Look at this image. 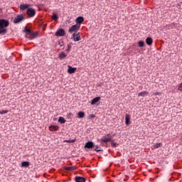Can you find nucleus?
I'll return each mask as SVG.
<instances>
[{"instance_id": "f257e3e1", "label": "nucleus", "mask_w": 182, "mask_h": 182, "mask_svg": "<svg viewBox=\"0 0 182 182\" xmlns=\"http://www.w3.org/2000/svg\"><path fill=\"white\" fill-rule=\"evenodd\" d=\"M9 26V21L5 19H0V35L6 33V28Z\"/></svg>"}, {"instance_id": "f03ea898", "label": "nucleus", "mask_w": 182, "mask_h": 182, "mask_svg": "<svg viewBox=\"0 0 182 182\" xmlns=\"http://www.w3.org/2000/svg\"><path fill=\"white\" fill-rule=\"evenodd\" d=\"M79 29H80V25L75 24L69 28L68 32L69 33H73V32H76V31H79Z\"/></svg>"}, {"instance_id": "7ed1b4c3", "label": "nucleus", "mask_w": 182, "mask_h": 182, "mask_svg": "<svg viewBox=\"0 0 182 182\" xmlns=\"http://www.w3.org/2000/svg\"><path fill=\"white\" fill-rule=\"evenodd\" d=\"M66 33L63 28H60L55 32V36H65Z\"/></svg>"}, {"instance_id": "20e7f679", "label": "nucleus", "mask_w": 182, "mask_h": 182, "mask_svg": "<svg viewBox=\"0 0 182 182\" xmlns=\"http://www.w3.org/2000/svg\"><path fill=\"white\" fill-rule=\"evenodd\" d=\"M27 15H28V16H35V15H36V12L35 11V9L28 8L27 9Z\"/></svg>"}, {"instance_id": "39448f33", "label": "nucleus", "mask_w": 182, "mask_h": 182, "mask_svg": "<svg viewBox=\"0 0 182 182\" xmlns=\"http://www.w3.org/2000/svg\"><path fill=\"white\" fill-rule=\"evenodd\" d=\"M21 21H23V16L22 15H18L17 16L14 20V23H19V22H21Z\"/></svg>"}, {"instance_id": "423d86ee", "label": "nucleus", "mask_w": 182, "mask_h": 182, "mask_svg": "<svg viewBox=\"0 0 182 182\" xmlns=\"http://www.w3.org/2000/svg\"><path fill=\"white\" fill-rule=\"evenodd\" d=\"M84 147L85 149H93V147H95V143H93L92 141H88L85 143Z\"/></svg>"}, {"instance_id": "0eeeda50", "label": "nucleus", "mask_w": 182, "mask_h": 182, "mask_svg": "<svg viewBox=\"0 0 182 182\" xmlns=\"http://www.w3.org/2000/svg\"><path fill=\"white\" fill-rule=\"evenodd\" d=\"M50 132H58L59 130V127L56 125H51L49 127Z\"/></svg>"}, {"instance_id": "6e6552de", "label": "nucleus", "mask_w": 182, "mask_h": 182, "mask_svg": "<svg viewBox=\"0 0 182 182\" xmlns=\"http://www.w3.org/2000/svg\"><path fill=\"white\" fill-rule=\"evenodd\" d=\"M83 21H85V18H83V16H79L75 20L77 25H80Z\"/></svg>"}, {"instance_id": "1a4fd4ad", "label": "nucleus", "mask_w": 182, "mask_h": 182, "mask_svg": "<svg viewBox=\"0 0 182 182\" xmlns=\"http://www.w3.org/2000/svg\"><path fill=\"white\" fill-rule=\"evenodd\" d=\"M73 37L74 38L75 42H79L80 41V35L78 33H73Z\"/></svg>"}, {"instance_id": "9d476101", "label": "nucleus", "mask_w": 182, "mask_h": 182, "mask_svg": "<svg viewBox=\"0 0 182 182\" xmlns=\"http://www.w3.org/2000/svg\"><path fill=\"white\" fill-rule=\"evenodd\" d=\"M125 124L129 126L130 124V114H125Z\"/></svg>"}, {"instance_id": "9b49d317", "label": "nucleus", "mask_w": 182, "mask_h": 182, "mask_svg": "<svg viewBox=\"0 0 182 182\" xmlns=\"http://www.w3.org/2000/svg\"><path fill=\"white\" fill-rule=\"evenodd\" d=\"M38 37V32H32L28 36V39H35V38Z\"/></svg>"}, {"instance_id": "f8f14e48", "label": "nucleus", "mask_w": 182, "mask_h": 182, "mask_svg": "<svg viewBox=\"0 0 182 182\" xmlns=\"http://www.w3.org/2000/svg\"><path fill=\"white\" fill-rule=\"evenodd\" d=\"M100 100V97H95L91 100V105H96V103H97Z\"/></svg>"}, {"instance_id": "ddd939ff", "label": "nucleus", "mask_w": 182, "mask_h": 182, "mask_svg": "<svg viewBox=\"0 0 182 182\" xmlns=\"http://www.w3.org/2000/svg\"><path fill=\"white\" fill-rule=\"evenodd\" d=\"M75 181L76 182H86V179L83 177L76 176Z\"/></svg>"}, {"instance_id": "4468645a", "label": "nucleus", "mask_w": 182, "mask_h": 182, "mask_svg": "<svg viewBox=\"0 0 182 182\" xmlns=\"http://www.w3.org/2000/svg\"><path fill=\"white\" fill-rule=\"evenodd\" d=\"M112 138H107V136H104L102 139H101V141L103 143H109V141H112Z\"/></svg>"}, {"instance_id": "2eb2a0df", "label": "nucleus", "mask_w": 182, "mask_h": 182, "mask_svg": "<svg viewBox=\"0 0 182 182\" xmlns=\"http://www.w3.org/2000/svg\"><path fill=\"white\" fill-rule=\"evenodd\" d=\"M68 72L70 74L75 73V72H76V68H72L70 65H69Z\"/></svg>"}, {"instance_id": "dca6fc26", "label": "nucleus", "mask_w": 182, "mask_h": 182, "mask_svg": "<svg viewBox=\"0 0 182 182\" xmlns=\"http://www.w3.org/2000/svg\"><path fill=\"white\" fill-rule=\"evenodd\" d=\"M77 168L76 166H67L65 168V170H67V171H73Z\"/></svg>"}, {"instance_id": "f3484780", "label": "nucleus", "mask_w": 182, "mask_h": 182, "mask_svg": "<svg viewBox=\"0 0 182 182\" xmlns=\"http://www.w3.org/2000/svg\"><path fill=\"white\" fill-rule=\"evenodd\" d=\"M146 45H149V46L153 45V38L148 37L146 39Z\"/></svg>"}, {"instance_id": "a211bd4d", "label": "nucleus", "mask_w": 182, "mask_h": 182, "mask_svg": "<svg viewBox=\"0 0 182 182\" xmlns=\"http://www.w3.org/2000/svg\"><path fill=\"white\" fill-rule=\"evenodd\" d=\"M28 8H29L28 4H21V6H20V9L21 11H25V9H28Z\"/></svg>"}, {"instance_id": "6ab92c4d", "label": "nucleus", "mask_w": 182, "mask_h": 182, "mask_svg": "<svg viewBox=\"0 0 182 182\" xmlns=\"http://www.w3.org/2000/svg\"><path fill=\"white\" fill-rule=\"evenodd\" d=\"M147 95H149V92L146 91H144V92H141L138 94L139 97H144V96H147Z\"/></svg>"}, {"instance_id": "aec40b11", "label": "nucleus", "mask_w": 182, "mask_h": 182, "mask_svg": "<svg viewBox=\"0 0 182 182\" xmlns=\"http://www.w3.org/2000/svg\"><path fill=\"white\" fill-rule=\"evenodd\" d=\"M85 112H79L78 113H77V117H78V119H83V117H85Z\"/></svg>"}, {"instance_id": "412c9836", "label": "nucleus", "mask_w": 182, "mask_h": 182, "mask_svg": "<svg viewBox=\"0 0 182 182\" xmlns=\"http://www.w3.org/2000/svg\"><path fill=\"white\" fill-rule=\"evenodd\" d=\"M58 122L60 123V124H65V123H66V119L62 117H60L58 119Z\"/></svg>"}, {"instance_id": "4be33fe9", "label": "nucleus", "mask_w": 182, "mask_h": 182, "mask_svg": "<svg viewBox=\"0 0 182 182\" xmlns=\"http://www.w3.org/2000/svg\"><path fill=\"white\" fill-rule=\"evenodd\" d=\"M31 163L29 161H23L21 163L22 167H29Z\"/></svg>"}, {"instance_id": "5701e85b", "label": "nucleus", "mask_w": 182, "mask_h": 182, "mask_svg": "<svg viewBox=\"0 0 182 182\" xmlns=\"http://www.w3.org/2000/svg\"><path fill=\"white\" fill-rule=\"evenodd\" d=\"M66 57V54H65V53H60L58 55L59 59H60L62 60V59H65V58Z\"/></svg>"}, {"instance_id": "b1692460", "label": "nucleus", "mask_w": 182, "mask_h": 182, "mask_svg": "<svg viewBox=\"0 0 182 182\" xmlns=\"http://www.w3.org/2000/svg\"><path fill=\"white\" fill-rule=\"evenodd\" d=\"M138 45H139V48H143V46H144V41H139L138 42Z\"/></svg>"}, {"instance_id": "393cba45", "label": "nucleus", "mask_w": 182, "mask_h": 182, "mask_svg": "<svg viewBox=\"0 0 182 182\" xmlns=\"http://www.w3.org/2000/svg\"><path fill=\"white\" fill-rule=\"evenodd\" d=\"M52 18L53 21H58V19L59 18V17H58V15H56V14H53Z\"/></svg>"}, {"instance_id": "a878e982", "label": "nucleus", "mask_w": 182, "mask_h": 182, "mask_svg": "<svg viewBox=\"0 0 182 182\" xmlns=\"http://www.w3.org/2000/svg\"><path fill=\"white\" fill-rule=\"evenodd\" d=\"M76 141V139H70V140H66L65 143H75Z\"/></svg>"}, {"instance_id": "bb28decb", "label": "nucleus", "mask_w": 182, "mask_h": 182, "mask_svg": "<svg viewBox=\"0 0 182 182\" xmlns=\"http://www.w3.org/2000/svg\"><path fill=\"white\" fill-rule=\"evenodd\" d=\"M26 32L27 33V37L31 33V31L30 29L26 28Z\"/></svg>"}, {"instance_id": "cd10ccee", "label": "nucleus", "mask_w": 182, "mask_h": 182, "mask_svg": "<svg viewBox=\"0 0 182 182\" xmlns=\"http://www.w3.org/2000/svg\"><path fill=\"white\" fill-rule=\"evenodd\" d=\"M9 111L8 110H2L0 111V114H6V113H8Z\"/></svg>"}, {"instance_id": "c85d7f7f", "label": "nucleus", "mask_w": 182, "mask_h": 182, "mask_svg": "<svg viewBox=\"0 0 182 182\" xmlns=\"http://www.w3.org/2000/svg\"><path fill=\"white\" fill-rule=\"evenodd\" d=\"M159 147H160V143H158L154 145V149H159Z\"/></svg>"}, {"instance_id": "c756f323", "label": "nucleus", "mask_w": 182, "mask_h": 182, "mask_svg": "<svg viewBox=\"0 0 182 182\" xmlns=\"http://www.w3.org/2000/svg\"><path fill=\"white\" fill-rule=\"evenodd\" d=\"M95 151H102V150L97 146H95Z\"/></svg>"}, {"instance_id": "7c9ffc66", "label": "nucleus", "mask_w": 182, "mask_h": 182, "mask_svg": "<svg viewBox=\"0 0 182 182\" xmlns=\"http://www.w3.org/2000/svg\"><path fill=\"white\" fill-rule=\"evenodd\" d=\"M112 147H117V144L116 142H112L111 144Z\"/></svg>"}, {"instance_id": "2f4dec72", "label": "nucleus", "mask_w": 182, "mask_h": 182, "mask_svg": "<svg viewBox=\"0 0 182 182\" xmlns=\"http://www.w3.org/2000/svg\"><path fill=\"white\" fill-rule=\"evenodd\" d=\"M68 46V48L66 50L68 52H70V46Z\"/></svg>"}, {"instance_id": "473e14b6", "label": "nucleus", "mask_w": 182, "mask_h": 182, "mask_svg": "<svg viewBox=\"0 0 182 182\" xmlns=\"http://www.w3.org/2000/svg\"><path fill=\"white\" fill-rule=\"evenodd\" d=\"M107 137H108V138H112V137L110 136V134H107Z\"/></svg>"}, {"instance_id": "72a5a7b5", "label": "nucleus", "mask_w": 182, "mask_h": 182, "mask_svg": "<svg viewBox=\"0 0 182 182\" xmlns=\"http://www.w3.org/2000/svg\"><path fill=\"white\" fill-rule=\"evenodd\" d=\"M157 95H159V92H155V93H154V96H157Z\"/></svg>"}, {"instance_id": "f704fd0d", "label": "nucleus", "mask_w": 182, "mask_h": 182, "mask_svg": "<svg viewBox=\"0 0 182 182\" xmlns=\"http://www.w3.org/2000/svg\"><path fill=\"white\" fill-rule=\"evenodd\" d=\"M90 117H95V114H92L90 115Z\"/></svg>"}, {"instance_id": "c9c22d12", "label": "nucleus", "mask_w": 182, "mask_h": 182, "mask_svg": "<svg viewBox=\"0 0 182 182\" xmlns=\"http://www.w3.org/2000/svg\"><path fill=\"white\" fill-rule=\"evenodd\" d=\"M69 115L70 116H73V114L72 113H70Z\"/></svg>"}]
</instances>
